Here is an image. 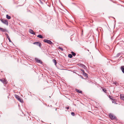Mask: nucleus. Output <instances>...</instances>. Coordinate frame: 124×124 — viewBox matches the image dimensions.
<instances>
[{"label":"nucleus","instance_id":"1","mask_svg":"<svg viewBox=\"0 0 124 124\" xmlns=\"http://www.w3.org/2000/svg\"><path fill=\"white\" fill-rule=\"evenodd\" d=\"M109 116L112 120L116 119V117L114 115L111 113L109 114Z\"/></svg>","mask_w":124,"mask_h":124},{"label":"nucleus","instance_id":"2","mask_svg":"<svg viewBox=\"0 0 124 124\" xmlns=\"http://www.w3.org/2000/svg\"><path fill=\"white\" fill-rule=\"evenodd\" d=\"M33 44L39 46L40 47L42 45L41 43L39 41H36L33 43Z\"/></svg>","mask_w":124,"mask_h":124},{"label":"nucleus","instance_id":"3","mask_svg":"<svg viewBox=\"0 0 124 124\" xmlns=\"http://www.w3.org/2000/svg\"><path fill=\"white\" fill-rule=\"evenodd\" d=\"M15 97L19 101L21 102H23V101L20 98L19 96L17 95H15Z\"/></svg>","mask_w":124,"mask_h":124},{"label":"nucleus","instance_id":"4","mask_svg":"<svg viewBox=\"0 0 124 124\" xmlns=\"http://www.w3.org/2000/svg\"><path fill=\"white\" fill-rule=\"evenodd\" d=\"M1 22L4 24L8 25V22L7 20H4L2 19H1Z\"/></svg>","mask_w":124,"mask_h":124},{"label":"nucleus","instance_id":"5","mask_svg":"<svg viewBox=\"0 0 124 124\" xmlns=\"http://www.w3.org/2000/svg\"><path fill=\"white\" fill-rule=\"evenodd\" d=\"M43 41L50 44H51L53 43L52 41L48 40L45 39Z\"/></svg>","mask_w":124,"mask_h":124},{"label":"nucleus","instance_id":"6","mask_svg":"<svg viewBox=\"0 0 124 124\" xmlns=\"http://www.w3.org/2000/svg\"><path fill=\"white\" fill-rule=\"evenodd\" d=\"M35 60L38 63H40L41 64H42V61L41 60H39L37 58H35Z\"/></svg>","mask_w":124,"mask_h":124},{"label":"nucleus","instance_id":"7","mask_svg":"<svg viewBox=\"0 0 124 124\" xmlns=\"http://www.w3.org/2000/svg\"><path fill=\"white\" fill-rule=\"evenodd\" d=\"M0 81H1L2 83H3L4 84H6V81L5 79H0Z\"/></svg>","mask_w":124,"mask_h":124},{"label":"nucleus","instance_id":"8","mask_svg":"<svg viewBox=\"0 0 124 124\" xmlns=\"http://www.w3.org/2000/svg\"><path fill=\"white\" fill-rule=\"evenodd\" d=\"M120 69L122 72L124 74V66H121L120 67Z\"/></svg>","mask_w":124,"mask_h":124},{"label":"nucleus","instance_id":"9","mask_svg":"<svg viewBox=\"0 0 124 124\" xmlns=\"http://www.w3.org/2000/svg\"><path fill=\"white\" fill-rule=\"evenodd\" d=\"M5 35L7 36V38L9 40V42H11L12 41L11 40L10 38H9V37L8 35V34H7V33H6L5 34Z\"/></svg>","mask_w":124,"mask_h":124},{"label":"nucleus","instance_id":"10","mask_svg":"<svg viewBox=\"0 0 124 124\" xmlns=\"http://www.w3.org/2000/svg\"><path fill=\"white\" fill-rule=\"evenodd\" d=\"M75 91L79 93H82V91H79V90L77 89H75Z\"/></svg>","mask_w":124,"mask_h":124},{"label":"nucleus","instance_id":"11","mask_svg":"<svg viewBox=\"0 0 124 124\" xmlns=\"http://www.w3.org/2000/svg\"><path fill=\"white\" fill-rule=\"evenodd\" d=\"M29 31L30 33L31 34H32L33 35H35V33L32 30H30Z\"/></svg>","mask_w":124,"mask_h":124},{"label":"nucleus","instance_id":"12","mask_svg":"<svg viewBox=\"0 0 124 124\" xmlns=\"http://www.w3.org/2000/svg\"><path fill=\"white\" fill-rule=\"evenodd\" d=\"M101 88L102 89V90L105 93H107V90H106V89L105 88H103V87H101Z\"/></svg>","mask_w":124,"mask_h":124},{"label":"nucleus","instance_id":"13","mask_svg":"<svg viewBox=\"0 0 124 124\" xmlns=\"http://www.w3.org/2000/svg\"><path fill=\"white\" fill-rule=\"evenodd\" d=\"M37 37L41 39H42L43 38V36L40 34H39L37 36Z\"/></svg>","mask_w":124,"mask_h":124},{"label":"nucleus","instance_id":"14","mask_svg":"<svg viewBox=\"0 0 124 124\" xmlns=\"http://www.w3.org/2000/svg\"><path fill=\"white\" fill-rule=\"evenodd\" d=\"M0 30L2 31L3 32H4L6 30L5 29H3V28H0Z\"/></svg>","mask_w":124,"mask_h":124},{"label":"nucleus","instance_id":"15","mask_svg":"<svg viewBox=\"0 0 124 124\" xmlns=\"http://www.w3.org/2000/svg\"><path fill=\"white\" fill-rule=\"evenodd\" d=\"M6 17L8 19H10L11 18V17L9 16L8 15H6Z\"/></svg>","mask_w":124,"mask_h":124},{"label":"nucleus","instance_id":"16","mask_svg":"<svg viewBox=\"0 0 124 124\" xmlns=\"http://www.w3.org/2000/svg\"><path fill=\"white\" fill-rule=\"evenodd\" d=\"M53 62L54 63L55 65H56L57 64L56 60H55L54 59L53 60Z\"/></svg>","mask_w":124,"mask_h":124},{"label":"nucleus","instance_id":"17","mask_svg":"<svg viewBox=\"0 0 124 124\" xmlns=\"http://www.w3.org/2000/svg\"><path fill=\"white\" fill-rule=\"evenodd\" d=\"M71 53L72 55L73 56H75L76 55V54L73 52L72 51L71 52Z\"/></svg>","mask_w":124,"mask_h":124},{"label":"nucleus","instance_id":"18","mask_svg":"<svg viewBox=\"0 0 124 124\" xmlns=\"http://www.w3.org/2000/svg\"><path fill=\"white\" fill-rule=\"evenodd\" d=\"M68 56L70 58H71L72 57V55L71 54H68Z\"/></svg>","mask_w":124,"mask_h":124},{"label":"nucleus","instance_id":"19","mask_svg":"<svg viewBox=\"0 0 124 124\" xmlns=\"http://www.w3.org/2000/svg\"><path fill=\"white\" fill-rule=\"evenodd\" d=\"M83 75L86 77H88V74L85 73H83Z\"/></svg>","mask_w":124,"mask_h":124},{"label":"nucleus","instance_id":"20","mask_svg":"<svg viewBox=\"0 0 124 124\" xmlns=\"http://www.w3.org/2000/svg\"><path fill=\"white\" fill-rule=\"evenodd\" d=\"M114 99H113L112 100V102L113 103H114L115 104H117V103L116 102L114 101Z\"/></svg>","mask_w":124,"mask_h":124},{"label":"nucleus","instance_id":"21","mask_svg":"<svg viewBox=\"0 0 124 124\" xmlns=\"http://www.w3.org/2000/svg\"><path fill=\"white\" fill-rule=\"evenodd\" d=\"M121 53H119L117 54L116 55V57H118L119 56H120V55Z\"/></svg>","mask_w":124,"mask_h":124},{"label":"nucleus","instance_id":"22","mask_svg":"<svg viewBox=\"0 0 124 124\" xmlns=\"http://www.w3.org/2000/svg\"><path fill=\"white\" fill-rule=\"evenodd\" d=\"M120 99L124 101V96H121Z\"/></svg>","mask_w":124,"mask_h":124},{"label":"nucleus","instance_id":"23","mask_svg":"<svg viewBox=\"0 0 124 124\" xmlns=\"http://www.w3.org/2000/svg\"><path fill=\"white\" fill-rule=\"evenodd\" d=\"M71 114L73 116H75V113L74 112H72L71 113Z\"/></svg>","mask_w":124,"mask_h":124},{"label":"nucleus","instance_id":"24","mask_svg":"<svg viewBox=\"0 0 124 124\" xmlns=\"http://www.w3.org/2000/svg\"><path fill=\"white\" fill-rule=\"evenodd\" d=\"M59 49H60L61 50V51H62L63 50V49L60 47H59Z\"/></svg>","mask_w":124,"mask_h":124},{"label":"nucleus","instance_id":"25","mask_svg":"<svg viewBox=\"0 0 124 124\" xmlns=\"http://www.w3.org/2000/svg\"><path fill=\"white\" fill-rule=\"evenodd\" d=\"M109 98L111 99L112 100H113V99L112 98V97L110 95H109Z\"/></svg>","mask_w":124,"mask_h":124},{"label":"nucleus","instance_id":"26","mask_svg":"<svg viewBox=\"0 0 124 124\" xmlns=\"http://www.w3.org/2000/svg\"><path fill=\"white\" fill-rule=\"evenodd\" d=\"M117 83H116V82H114V84H115V85H116V84Z\"/></svg>","mask_w":124,"mask_h":124},{"label":"nucleus","instance_id":"27","mask_svg":"<svg viewBox=\"0 0 124 124\" xmlns=\"http://www.w3.org/2000/svg\"><path fill=\"white\" fill-rule=\"evenodd\" d=\"M66 108H67V109H69V107H67Z\"/></svg>","mask_w":124,"mask_h":124},{"label":"nucleus","instance_id":"28","mask_svg":"<svg viewBox=\"0 0 124 124\" xmlns=\"http://www.w3.org/2000/svg\"><path fill=\"white\" fill-rule=\"evenodd\" d=\"M82 71L83 73H85V71H84V70H82Z\"/></svg>","mask_w":124,"mask_h":124},{"label":"nucleus","instance_id":"29","mask_svg":"<svg viewBox=\"0 0 124 124\" xmlns=\"http://www.w3.org/2000/svg\"><path fill=\"white\" fill-rule=\"evenodd\" d=\"M57 108L56 109H55V110H57Z\"/></svg>","mask_w":124,"mask_h":124},{"label":"nucleus","instance_id":"30","mask_svg":"<svg viewBox=\"0 0 124 124\" xmlns=\"http://www.w3.org/2000/svg\"><path fill=\"white\" fill-rule=\"evenodd\" d=\"M39 100L40 101V99H39Z\"/></svg>","mask_w":124,"mask_h":124}]
</instances>
